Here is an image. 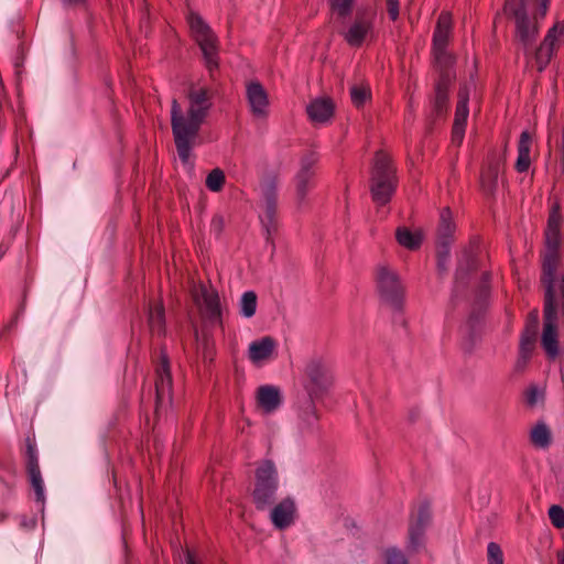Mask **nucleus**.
I'll return each mask as SVG.
<instances>
[{"instance_id":"obj_1","label":"nucleus","mask_w":564,"mask_h":564,"mask_svg":"<svg viewBox=\"0 0 564 564\" xmlns=\"http://www.w3.org/2000/svg\"><path fill=\"white\" fill-rule=\"evenodd\" d=\"M561 206L558 203L551 207L545 229V250L542 257L541 284L544 289L543 332L541 345L549 358L558 355V313L564 325V273L556 275L560 264V245L562 226Z\"/></svg>"},{"instance_id":"obj_2","label":"nucleus","mask_w":564,"mask_h":564,"mask_svg":"<svg viewBox=\"0 0 564 564\" xmlns=\"http://www.w3.org/2000/svg\"><path fill=\"white\" fill-rule=\"evenodd\" d=\"M214 90L192 87L187 93L188 108L183 111L177 99L171 102V128L180 160L187 163L200 127L213 107Z\"/></svg>"},{"instance_id":"obj_3","label":"nucleus","mask_w":564,"mask_h":564,"mask_svg":"<svg viewBox=\"0 0 564 564\" xmlns=\"http://www.w3.org/2000/svg\"><path fill=\"white\" fill-rule=\"evenodd\" d=\"M528 2L529 0H506L502 8L503 14L514 22V41L525 53L539 35V19L545 17L550 0H535L538 9L532 18L528 14Z\"/></svg>"},{"instance_id":"obj_4","label":"nucleus","mask_w":564,"mask_h":564,"mask_svg":"<svg viewBox=\"0 0 564 564\" xmlns=\"http://www.w3.org/2000/svg\"><path fill=\"white\" fill-rule=\"evenodd\" d=\"M397 185L398 178L391 158L382 150L377 151L370 178L372 200L380 206L388 204L397 189Z\"/></svg>"},{"instance_id":"obj_5","label":"nucleus","mask_w":564,"mask_h":564,"mask_svg":"<svg viewBox=\"0 0 564 564\" xmlns=\"http://www.w3.org/2000/svg\"><path fill=\"white\" fill-rule=\"evenodd\" d=\"M256 481L252 490V502L257 510L270 509L275 500L279 490V473L274 463L265 459L256 469Z\"/></svg>"},{"instance_id":"obj_6","label":"nucleus","mask_w":564,"mask_h":564,"mask_svg":"<svg viewBox=\"0 0 564 564\" xmlns=\"http://www.w3.org/2000/svg\"><path fill=\"white\" fill-rule=\"evenodd\" d=\"M334 383L328 365L321 358L311 359L304 368L303 386L312 400L324 398Z\"/></svg>"},{"instance_id":"obj_7","label":"nucleus","mask_w":564,"mask_h":564,"mask_svg":"<svg viewBox=\"0 0 564 564\" xmlns=\"http://www.w3.org/2000/svg\"><path fill=\"white\" fill-rule=\"evenodd\" d=\"M188 23L193 36L204 54L206 66L209 72H213L218 67L217 37L199 14L192 12Z\"/></svg>"},{"instance_id":"obj_8","label":"nucleus","mask_w":564,"mask_h":564,"mask_svg":"<svg viewBox=\"0 0 564 564\" xmlns=\"http://www.w3.org/2000/svg\"><path fill=\"white\" fill-rule=\"evenodd\" d=\"M377 288L383 302L395 311L402 308L404 289L394 271L384 265L379 267L377 269Z\"/></svg>"},{"instance_id":"obj_9","label":"nucleus","mask_w":564,"mask_h":564,"mask_svg":"<svg viewBox=\"0 0 564 564\" xmlns=\"http://www.w3.org/2000/svg\"><path fill=\"white\" fill-rule=\"evenodd\" d=\"M192 296L203 318L210 324H223L220 299L216 289L200 283L193 289Z\"/></svg>"},{"instance_id":"obj_10","label":"nucleus","mask_w":564,"mask_h":564,"mask_svg":"<svg viewBox=\"0 0 564 564\" xmlns=\"http://www.w3.org/2000/svg\"><path fill=\"white\" fill-rule=\"evenodd\" d=\"M154 387V414L156 417H159L161 413L166 411L172 403V375L169 357L164 352L161 354V361L156 368Z\"/></svg>"},{"instance_id":"obj_11","label":"nucleus","mask_w":564,"mask_h":564,"mask_svg":"<svg viewBox=\"0 0 564 564\" xmlns=\"http://www.w3.org/2000/svg\"><path fill=\"white\" fill-rule=\"evenodd\" d=\"M564 40V21L555 23L535 50L534 59L539 72H543L551 62L560 43Z\"/></svg>"},{"instance_id":"obj_12","label":"nucleus","mask_w":564,"mask_h":564,"mask_svg":"<svg viewBox=\"0 0 564 564\" xmlns=\"http://www.w3.org/2000/svg\"><path fill=\"white\" fill-rule=\"evenodd\" d=\"M431 506L424 501L419 506L416 516L410 519L408 550L417 552L424 545L425 529L431 523Z\"/></svg>"},{"instance_id":"obj_13","label":"nucleus","mask_w":564,"mask_h":564,"mask_svg":"<svg viewBox=\"0 0 564 564\" xmlns=\"http://www.w3.org/2000/svg\"><path fill=\"white\" fill-rule=\"evenodd\" d=\"M318 161L316 153L308 152L301 159V166L295 175L296 199L299 204L305 202V198L314 187L315 165Z\"/></svg>"},{"instance_id":"obj_14","label":"nucleus","mask_w":564,"mask_h":564,"mask_svg":"<svg viewBox=\"0 0 564 564\" xmlns=\"http://www.w3.org/2000/svg\"><path fill=\"white\" fill-rule=\"evenodd\" d=\"M26 451H25V459H26V473L29 476V480L31 486L35 492V499L37 502L44 503L45 495H44V484L43 478L39 465V457L35 442L28 437L25 440Z\"/></svg>"},{"instance_id":"obj_15","label":"nucleus","mask_w":564,"mask_h":564,"mask_svg":"<svg viewBox=\"0 0 564 564\" xmlns=\"http://www.w3.org/2000/svg\"><path fill=\"white\" fill-rule=\"evenodd\" d=\"M375 13L370 11L358 12L352 24L344 33V39L349 46L359 47L368 35L373 32Z\"/></svg>"},{"instance_id":"obj_16","label":"nucleus","mask_w":564,"mask_h":564,"mask_svg":"<svg viewBox=\"0 0 564 564\" xmlns=\"http://www.w3.org/2000/svg\"><path fill=\"white\" fill-rule=\"evenodd\" d=\"M457 98L458 100L452 128V141L456 145H460L465 135L466 122L469 115V88L466 84L459 87Z\"/></svg>"},{"instance_id":"obj_17","label":"nucleus","mask_w":564,"mask_h":564,"mask_svg":"<svg viewBox=\"0 0 564 564\" xmlns=\"http://www.w3.org/2000/svg\"><path fill=\"white\" fill-rule=\"evenodd\" d=\"M452 84L453 83H448V78H445V82L444 79H436L434 94L431 98L430 122H435L446 116L449 106V88Z\"/></svg>"},{"instance_id":"obj_18","label":"nucleus","mask_w":564,"mask_h":564,"mask_svg":"<svg viewBox=\"0 0 564 564\" xmlns=\"http://www.w3.org/2000/svg\"><path fill=\"white\" fill-rule=\"evenodd\" d=\"M270 509V520L275 529L284 530L294 523L296 506L293 498L286 497Z\"/></svg>"},{"instance_id":"obj_19","label":"nucleus","mask_w":564,"mask_h":564,"mask_svg":"<svg viewBox=\"0 0 564 564\" xmlns=\"http://www.w3.org/2000/svg\"><path fill=\"white\" fill-rule=\"evenodd\" d=\"M247 99L251 112L257 118H264L268 115V94L259 82H251L247 85Z\"/></svg>"},{"instance_id":"obj_20","label":"nucleus","mask_w":564,"mask_h":564,"mask_svg":"<svg viewBox=\"0 0 564 564\" xmlns=\"http://www.w3.org/2000/svg\"><path fill=\"white\" fill-rule=\"evenodd\" d=\"M434 67L438 73L437 79L448 78V83H454L456 73L454 69L455 56L451 54L447 48L432 50Z\"/></svg>"},{"instance_id":"obj_21","label":"nucleus","mask_w":564,"mask_h":564,"mask_svg":"<svg viewBox=\"0 0 564 564\" xmlns=\"http://www.w3.org/2000/svg\"><path fill=\"white\" fill-rule=\"evenodd\" d=\"M306 112L314 123H326L334 116L335 105L330 98H316L307 105Z\"/></svg>"},{"instance_id":"obj_22","label":"nucleus","mask_w":564,"mask_h":564,"mask_svg":"<svg viewBox=\"0 0 564 564\" xmlns=\"http://www.w3.org/2000/svg\"><path fill=\"white\" fill-rule=\"evenodd\" d=\"M452 34V15L449 12L443 11L438 15L436 26L433 34L432 50L447 48Z\"/></svg>"},{"instance_id":"obj_23","label":"nucleus","mask_w":564,"mask_h":564,"mask_svg":"<svg viewBox=\"0 0 564 564\" xmlns=\"http://www.w3.org/2000/svg\"><path fill=\"white\" fill-rule=\"evenodd\" d=\"M275 349V340L265 336L260 340H254L249 345L248 356L253 364H258L263 360H268L273 355Z\"/></svg>"},{"instance_id":"obj_24","label":"nucleus","mask_w":564,"mask_h":564,"mask_svg":"<svg viewBox=\"0 0 564 564\" xmlns=\"http://www.w3.org/2000/svg\"><path fill=\"white\" fill-rule=\"evenodd\" d=\"M257 402L265 412L275 411L281 404L280 390L273 386H262L257 391Z\"/></svg>"},{"instance_id":"obj_25","label":"nucleus","mask_w":564,"mask_h":564,"mask_svg":"<svg viewBox=\"0 0 564 564\" xmlns=\"http://www.w3.org/2000/svg\"><path fill=\"white\" fill-rule=\"evenodd\" d=\"M502 165L500 159L495 152L488 158L487 165L481 173V183L487 191L492 192L497 186L498 175Z\"/></svg>"},{"instance_id":"obj_26","label":"nucleus","mask_w":564,"mask_h":564,"mask_svg":"<svg viewBox=\"0 0 564 564\" xmlns=\"http://www.w3.org/2000/svg\"><path fill=\"white\" fill-rule=\"evenodd\" d=\"M532 144V137L529 131H523L520 134L518 143V159L514 169L519 173H524L531 165L530 151Z\"/></svg>"},{"instance_id":"obj_27","label":"nucleus","mask_w":564,"mask_h":564,"mask_svg":"<svg viewBox=\"0 0 564 564\" xmlns=\"http://www.w3.org/2000/svg\"><path fill=\"white\" fill-rule=\"evenodd\" d=\"M456 226L449 207H444L440 213L436 241L454 242Z\"/></svg>"},{"instance_id":"obj_28","label":"nucleus","mask_w":564,"mask_h":564,"mask_svg":"<svg viewBox=\"0 0 564 564\" xmlns=\"http://www.w3.org/2000/svg\"><path fill=\"white\" fill-rule=\"evenodd\" d=\"M530 442L536 448L546 449L552 443V433L545 422H538L530 432Z\"/></svg>"},{"instance_id":"obj_29","label":"nucleus","mask_w":564,"mask_h":564,"mask_svg":"<svg viewBox=\"0 0 564 564\" xmlns=\"http://www.w3.org/2000/svg\"><path fill=\"white\" fill-rule=\"evenodd\" d=\"M538 333L523 330L520 337L518 366L525 365L535 347Z\"/></svg>"},{"instance_id":"obj_30","label":"nucleus","mask_w":564,"mask_h":564,"mask_svg":"<svg viewBox=\"0 0 564 564\" xmlns=\"http://www.w3.org/2000/svg\"><path fill=\"white\" fill-rule=\"evenodd\" d=\"M150 330L159 336L165 333V313L162 303L156 304L149 310L148 316Z\"/></svg>"},{"instance_id":"obj_31","label":"nucleus","mask_w":564,"mask_h":564,"mask_svg":"<svg viewBox=\"0 0 564 564\" xmlns=\"http://www.w3.org/2000/svg\"><path fill=\"white\" fill-rule=\"evenodd\" d=\"M398 243L409 250H416L421 247L422 236L420 232H413L406 227H399L395 231Z\"/></svg>"},{"instance_id":"obj_32","label":"nucleus","mask_w":564,"mask_h":564,"mask_svg":"<svg viewBox=\"0 0 564 564\" xmlns=\"http://www.w3.org/2000/svg\"><path fill=\"white\" fill-rule=\"evenodd\" d=\"M262 224L267 231V240L271 239L272 234L276 231V203H265L264 217Z\"/></svg>"},{"instance_id":"obj_33","label":"nucleus","mask_w":564,"mask_h":564,"mask_svg":"<svg viewBox=\"0 0 564 564\" xmlns=\"http://www.w3.org/2000/svg\"><path fill=\"white\" fill-rule=\"evenodd\" d=\"M300 419L307 429L313 427L317 423L318 414L315 406V400H312L308 397L305 405L300 411Z\"/></svg>"},{"instance_id":"obj_34","label":"nucleus","mask_w":564,"mask_h":564,"mask_svg":"<svg viewBox=\"0 0 564 564\" xmlns=\"http://www.w3.org/2000/svg\"><path fill=\"white\" fill-rule=\"evenodd\" d=\"M257 311V294L253 291H247L242 294L240 300V313L250 318Z\"/></svg>"},{"instance_id":"obj_35","label":"nucleus","mask_w":564,"mask_h":564,"mask_svg":"<svg viewBox=\"0 0 564 564\" xmlns=\"http://www.w3.org/2000/svg\"><path fill=\"white\" fill-rule=\"evenodd\" d=\"M226 176L221 169L212 170L205 181L206 187L212 192H220L225 185Z\"/></svg>"},{"instance_id":"obj_36","label":"nucleus","mask_w":564,"mask_h":564,"mask_svg":"<svg viewBox=\"0 0 564 564\" xmlns=\"http://www.w3.org/2000/svg\"><path fill=\"white\" fill-rule=\"evenodd\" d=\"M350 98L354 106L360 108L370 98V89L365 86H354L350 89Z\"/></svg>"},{"instance_id":"obj_37","label":"nucleus","mask_w":564,"mask_h":564,"mask_svg":"<svg viewBox=\"0 0 564 564\" xmlns=\"http://www.w3.org/2000/svg\"><path fill=\"white\" fill-rule=\"evenodd\" d=\"M488 564H503V553L499 544L490 542L487 546Z\"/></svg>"},{"instance_id":"obj_38","label":"nucleus","mask_w":564,"mask_h":564,"mask_svg":"<svg viewBox=\"0 0 564 564\" xmlns=\"http://www.w3.org/2000/svg\"><path fill=\"white\" fill-rule=\"evenodd\" d=\"M549 518L556 529L564 528V509L561 506L552 505L549 509Z\"/></svg>"},{"instance_id":"obj_39","label":"nucleus","mask_w":564,"mask_h":564,"mask_svg":"<svg viewBox=\"0 0 564 564\" xmlns=\"http://www.w3.org/2000/svg\"><path fill=\"white\" fill-rule=\"evenodd\" d=\"M386 564H409L404 554L398 549H388L384 553Z\"/></svg>"},{"instance_id":"obj_40","label":"nucleus","mask_w":564,"mask_h":564,"mask_svg":"<svg viewBox=\"0 0 564 564\" xmlns=\"http://www.w3.org/2000/svg\"><path fill=\"white\" fill-rule=\"evenodd\" d=\"M333 10L340 17H346L350 13L354 0H329Z\"/></svg>"},{"instance_id":"obj_41","label":"nucleus","mask_w":564,"mask_h":564,"mask_svg":"<svg viewBox=\"0 0 564 564\" xmlns=\"http://www.w3.org/2000/svg\"><path fill=\"white\" fill-rule=\"evenodd\" d=\"M539 325H540L539 311L532 310L527 316V322H525V326H524L523 330L538 333Z\"/></svg>"},{"instance_id":"obj_42","label":"nucleus","mask_w":564,"mask_h":564,"mask_svg":"<svg viewBox=\"0 0 564 564\" xmlns=\"http://www.w3.org/2000/svg\"><path fill=\"white\" fill-rule=\"evenodd\" d=\"M225 229V219L221 215L217 214L210 221V232L216 237H220Z\"/></svg>"},{"instance_id":"obj_43","label":"nucleus","mask_w":564,"mask_h":564,"mask_svg":"<svg viewBox=\"0 0 564 564\" xmlns=\"http://www.w3.org/2000/svg\"><path fill=\"white\" fill-rule=\"evenodd\" d=\"M453 242L436 241V259H449Z\"/></svg>"},{"instance_id":"obj_44","label":"nucleus","mask_w":564,"mask_h":564,"mask_svg":"<svg viewBox=\"0 0 564 564\" xmlns=\"http://www.w3.org/2000/svg\"><path fill=\"white\" fill-rule=\"evenodd\" d=\"M387 11L389 18L395 21L399 18V0H387Z\"/></svg>"},{"instance_id":"obj_45","label":"nucleus","mask_w":564,"mask_h":564,"mask_svg":"<svg viewBox=\"0 0 564 564\" xmlns=\"http://www.w3.org/2000/svg\"><path fill=\"white\" fill-rule=\"evenodd\" d=\"M264 202L276 203V186L273 182L268 184L264 189Z\"/></svg>"},{"instance_id":"obj_46","label":"nucleus","mask_w":564,"mask_h":564,"mask_svg":"<svg viewBox=\"0 0 564 564\" xmlns=\"http://www.w3.org/2000/svg\"><path fill=\"white\" fill-rule=\"evenodd\" d=\"M538 401V389L535 387L530 388L527 391V402L529 405H534Z\"/></svg>"},{"instance_id":"obj_47","label":"nucleus","mask_w":564,"mask_h":564,"mask_svg":"<svg viewBox=\"0 0 564 564\" xmlns=\"http://www.w3.org/2000/svg\"><path fill=\"white\" fill-rule=\"evenodd\" d=\"M213 347L210 346L209 341L207 339L204 340V351L203 357L205 360L209 359L213 360Z\"/></svg>"},{"instance_id":"obj_48","label":"nucleus","mask_w":564,"mask_h":564,"mask_svg":"<svg viewBox=\"0 0 564 564\" xmlns=\"http://www.w3.org/2000/svg\"><path fill=\"white\" fill-rule=\"evenodd\" d=\"M558 148H560V154H561L560 155L561 167H562V172L564 173V128L562 129L561 141H560Z\"/></svg>"},{"instance_id":"obj_49","label":"nucleus","mask_w":564,"mask_h":564,"mask_svg":"<svg viewBox=\"0 0 564 564\" xmlns=\"http://www.w3.org/2000/svg\"><path fill=\"white\" fill-rule=\"evenodd\" d=\"M449 259H437V270L441 274L447 271V263Z\"/></svg>"},{"instance_id":"obj_50","label":"nucleus","mask_w":564,"mask_h":564,"mask_svg":"<svg viewBox=\"0 0 564 564\" xmlns=\"http://www.w3.org/2000/svg\"><path fill=\"white\" fill-rule=\"evenodd\" d=\"M490 290V284H487L486 282H480L479 285V292L480 296H487Z\"/></svg>"},{"instance_id":"obj_51","label":"nucleus","mask_w":564,"mask_h":564,"mask_svg":"<svg viewBox=\"0 0 564 564\" xmlns=\"http://www.w3.org/2000/svg\"><path fill=\"white\" fill-rule=\"evenodd\" d=\"M491 275L489 272H484L481 276V282H486L487 284L490 283Z\"/></svg>"},{"instance_id":"obj_52","label":"nucleus","mask_w":564,"mask_h":564,"mask_svg":"<svg viewBox=\"0 0 564 564\" xmlns=\"http://www.w3.org/2000/svg\"><path fill=\"white\" fill-rule=\"evenodd\" d=\"M556 556H557L558 564H564V550L558 551Z\"/></svg>"},{"instance_id":"obj_53","label":"nucleus","mask_w":564,"mask_h":564,"mask_svg":"<svg viewBox=\"0 0 564 564\" xmlns=\"http://www.w3.org/2000/svg\"><path fill=\"white\" fill-rule=\"evenodd\" d=\"M186 564H196L191 553H187Z\"/></svg>"},{"instance_id":"obj_54","label":"nucleus","mask_w":564,"mask_h":564,"mask_svg":"<svg viewBox=\"0 0 564 564\" xmlns=\"http://www.w3.org/2000/svg\"><path fill=\"white\" fill-rule=\"evenodd\" d=\"M455 275H456V279L463 278L464 273H463L462 268H458V269L456 270V274H455Z\"/></svg>"},{"instance_id":"obj_55","label":"nucleus","mask_w":564,"mask_h":564,"mask_svg":"<svg viewBox=\"0 0 564 564\" xmlns=\"http://www.w3.org/2000/svg\"><path fill=\"white\" fill-rule=\"evenodd\" d=\"M72 4L82 3L84 0H67Z\"/></svg>"}]
</instances>
